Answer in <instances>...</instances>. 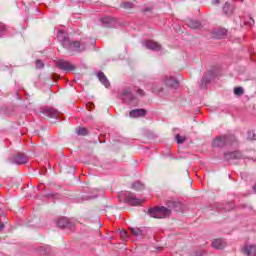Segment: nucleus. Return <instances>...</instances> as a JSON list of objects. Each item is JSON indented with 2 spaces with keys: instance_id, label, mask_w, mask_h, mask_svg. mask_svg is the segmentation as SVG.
Masks as SVG:
<instances>
[{
  "instance_id": "22",
  "label": "nucleus",
  "mask_w": 256,
  "mask_h": 256,
  "mask_svg": "<svg viewBox=\"0 0 256 256\" xmlns=\"http://www.w3.org/2000/svg\"><path fill=\"white\" fill-rule=\"evenodd\" d=\"M119 234H120V239H122V241H127L129 239V234H127V231L120 230Z\"/></svg>"
},
{
  "instance_id": "9",
  "label": "nucleus",
  "mask_w": 256,
  "mask_h": 256,
  "mask_svg": "<svg viewBox=\"0 0 256 256\" xmlns=\"http://www.w3.org/2000/svg\"><path fill=\"white\" fill-rule=\"evenodd\" d=\"M28 159H27V156H25V154H21V153H18L15 157H14V162L17 164V165H23L25 163H27Z\"/></svg>"
},
{
  "instance_id": "18",
  "label": "nucleus",
  "mask_w": 256,
  "mask_h": 256,
  "mask_svg": "<svg viewBox=\"0 0 256 256\" xmlns=\"http://www.w3.org/2000/svg\"><path fill=\"white\" fill-rule=\"evenodd\" d=\"M227 35V30L226 29H221L218 32H215L214 37L216 39H223Z\"/></svg>"
},
{
  "instance_id": "21",
  "label": "nucleus",
  "mask_w": 256,
  "mask_h": 256,
  "mask_svg": "<svg viewBox=\"0 0 256 256\" xmlns=\"http://www.w3.org/2000/svg\"><path fill=\"white\" fill-rule=\"evenodd\" d=\"M239 152H232L230 154H225L226 159H239Z\"/></svg>"
},
{
  "instance_id": "37",
  "label": "nucleus",
  "mask_w": 256,
  "mask_h": 256,
  "mask_svg": "<svg viewBox=\"0 0 256 256\" xmlns=\"http://www.w3.org/2000/svg\"><path fill=\"white\" fill-rule=\"evenodd\" d=\"M203 253H204V252H201L199 255H196V256H203Z\"/></svg>"
},
{
  "instance_id": "4",
  "label": "nucleus",
  "mask_w": 256,
  "mask_h": 256,
  "mask_svg": "<svg viewBox=\"0 0 256 256\" xmlns=\"http://www.w3.org/2000/svg\"><path fill=\"white\" fill-rule=\"evenodd\" d=\"M56 67H58V69H61L62 71H75V66L73 65V63L66 60L56 61Z\"/></svg>"
},
{
  "instance_id": "30",
  "label": "nucleus",
  "mask_w": 256,
  "mask_h": 256,
  "mask_svg": "<svg viewBox=\"0 0 256 256\" xmlns=\"http://www.w3.org/2000/svg\"><path fill=\"white\" fill-rule=\"evenodd\" d=\"M5 33V25L0 23V37Z\"/></svg>"
},
{
  "instance_id": "34",
  "label": "nucleus",
  "mask_w": 256,
  "mask_h": 256,
  "mask_svg": "<svg viewBox=\"0 0 256 256\" xmlns=\"http://www.w3.org/2000/svg\"><path fill=\"white\" fill-rule=\"evenodd\" d=\"M159 91H161V89H159V90L153 89V90H152L153 93H159Z\"/></svg>"
},
{
  "instance_id": "27",
  "label": "nucleus",
  "mask_w": 256,
  "mask_h": 256,
  "mask_svg": "<svg viewBox=\"0 0 256 256\" xmlns=\"http://www.w3.org/2000/svg\"><path fill=\"white\" fill-rule=\"evenodd\" d=\"M78 135H87V128H79L77 130Z\"/></svg>"
},
{
  "instance_id": "7",
  "label": "nucleus",
  "mask_w": 256,
  "mask_h": 256,
  "mask_svg": "<svg viewBox=\"0 0 256 256\" xmlns=\"http://www.w3.org/2000/svg\"><path fill=\"white\" fill-rule=\"evenodd\" d=\"M145 115H147V111L145 109H135L129 113V116L132 118L145 117Z\"/></svg>"
},
{
  "instance_id": "13",
  "label": "nucleus",
  "mask_w": 256,
  "mask_h": 256,
  "mask_svg": "<svg viewBox=\"0 0 256 256\" xmlns=\"http://www.w3.org/2000/svg\"><path fill=\"white\" fill-rule=\"evenodd\" d=\"M98 79H99V81H101V83H103L106 86V88L110 87L111 84L109 83L107 76H105V74L103 72L98 73Z\"/></svg>"
},
{
  "instance_id": "15",
  "label": "nucleus",
  "mask_w": 256,
  "mask_h": 256,
  "mask_svg": "<svg viewBox=\"0 0 256 256\" xmlns=\"http://www.w3.org/2000/svg\"><path fill=\"white\" fill-rule=\"evenodd\" d=\"M164 83L168 85V87H179V82L175 80V78L170 77L168 80H165Z\"/></svg>"
},
{
  "instance_id": "26",
  "label": "nucleus",
  "mask_w": 256,
  "mask_h": 256,
  "mask_svg": "<svg viewBox=\"0 0 256 256\" xmlns=\"http://www.w3.org/2000/svg\"><path fill=\"white\" fill-rule=\"evenodd\" d=\"M176 141L177 143L181 144V143H185V136H181V135H177L176 136Z\"/></svg>"
},
{
  "instance_id": "8",
  "label": "nucleus",
  "mask_w": 256,
  "mask_h": 256,
  "mask_svg": "<svg viewBox=\"0 0 256 256\" xmlns=\"http://www.w3.org/2000/svg\"><path fill=\"white\" fill-rule=\"evenodd\" d=\"M147 49H151L152 51H160L161 45L153 40L146 41Z\"/></svg>"
},
{
  "instance_id": "14",
  "label": "nucleus",
  "mask_w": 256,
  "mask_h": 256,
  "mask_svg": "<svg viewBox=\"0 0 256 256\" xmlns=\"http://www.w3.org/2000/svg\"><path fill=\"white\" fill-rule=\"evenodd\" d=\"M57 225L58 227H60V229H65V227H69V219L67 218H60L57 221Z\"/></svg>"
},
{
  "instance_id": "16",
  "label": "nucleus",
  "mask_w": 256,
  "mask_h": 256,
  "mask_svg": "<svg viewBox=\"0 0 256 256\" xmlns=\"http://www.w3.org/2000/svg\"><path fill=\"white\" fill-rule=\"evenodd\" d=\"M167 207L169 209H175L176 211H179V207H181L180 202H175V201H168L167 202Z\"/></svg>"
},
{
  "instance_id": "25",
  "label": "nucleus",
  "mask_w": 256,
  "mask_h": 256,
  "mask_svg": "<svg viewBox=\"0 0 256 256\" xmlns=\"http://www.w3.org/2000/svg\"><path fill=\"white\" fill-rule=\"evenodd\" d=\"M248 139H250V141H255L256 140L255 132L249 131L248 132Z\"/></svg>"
},
{
  "instance_id": "20",
  "label": "nucleus",
  "mask_w": 256,
  "mask_h": 256,
  "mask_svg": "<svg viewBox=\"0 0 256 256\" xmlns=\"http://www.w3.org/2000/svg\"><path fill=\"white\" fill-rule=\"evenodd\" d=\"M130 231L134 237H141L143 235V231L139 228H130Z\"/></svg>"
},
{
  "instance_id": "28",
  "label": "nucleus",
  "mask_w": 256,
  "mask_h": 256,
  "mask_svg": "<svg viewBox=\"0 0 256 256\" xmlns=\"http://www.w3.org/2000/svg\"><path fill=\"white\" fill-rule=\"evenodd\" d=\"M36 67H37V69H43V67H45V64L43 63V61L37 60Z\"/></svg>"
},
{
  "instance_id": "31",
  "label": "nucleus",
  "mask_w": 256,
  "mask_h": 256,
  "mask_svg": "<svg viewBox=\"0 0 256 256\" xmlns=\"http://www.w3.org/2000/svg\"><path fill=\"white\" fill-rule=\"evenodd\" d=\"M95 107V104L91 103V102H88L86 104V108L88 109V111H91V109H93Z\"/></svg>"
},
{
  "instance_id": "5",
  "label": "nucleus",
  "mask_w": 256,
  "mask_h": 256,
  "mask_svg": "<svg viewBox=\"0 0 256 256\" xmlns=\"http://www.w3.org/2000/svg\"><path fill=\"white\" fill-rule=\"evenodd\" d=\"M102 27H117V20L109 16H105L101 19Z\"/></svg>"
},
{
  "instance_id": "35",
  "label": "nucleus",
  "mask_w": 256,
  "mask_h": 256,
  "mask_svg": "<svg viewBox=\"0 0 256 256\" xmlns=\"http://www.w3.org/2000/svg\"><path fill=\"white\" fill-rule=\"evenodd\" d=\"M3 227H5V225L2 222H0V231L1 229H3Z\"/></svg>"
},
{
  "instance_id": "12",
  "label": "nucleus",
  "mask_w": 256,
  "mask_h": 256,
  "mask_svg": "<svg viewBox=\"0 0 256 256\" xmlns=\"http://www.w3.org/2000/svg\"><path fill=\"white\" fill-rule=\"evenodd\" d=\"M227 244L225 243V241H223V239H215L212 241V247L214 249H224V247Z\"/></svg>"
},
{
  "instance_id": "33",
  "label": "nucleus",
  "mask_w": 256,
  "mask_h": 256,
  "mask_svg": "<svg viewBox=\"0 0 256 256\" xmlns=\"http://www.w3.org/2000/svg\"><path fill=\"white\" fill-rule=\"evenodd\" d=\"M229 8V4H225L224 8H223V11L224 13H227V9Z\"/></svg>"
},
{
  "instance_id": "36",
  "label": "nucleus",
  "mask_w": 256,
  "mask_h": 256,
  "mask_svg": "<svg viewBox=\"0 0 256 256\" xmlns=\"http://www.w3.org/2000/svg\"><path fill=\"white\" fill-rule=\"evenodd\" d=\"M213 4H214V5L219 4V0H214V1H213Z\"/></svg>"
},
{
  "instance_id": "29",
  "label": "nucleus",
  "mask_w": 256,
  "mask_h": 256,
  "mask_svg": "<svg viewBox=\"0 0 256 256\" xmlns=\"http://www.w3.org/2000/svg\"><path fill=\"white\" fill-rule=\"evenodd\" d=\"M235 95H243V88L242 87H237L234 89Z\"/></svg>"
},
{
  "instance_id": "1",
  "label": "nucleus",
  "mask_w": 256,
  "mask_h": 256,
  "mask_svg": "<svg viewBox=\"0 0 256 256\" xmlns=\"http://www.w3.org/2000/svg\"><path fill=\"white\" fill-rule=\"evenodd\" d=\"M57 38L58 41L62 43L63 47H65V49H69L70 51H77L78 53H81V51H85L86 49L85 43L78 41L71 42L69 37H67V34L61 30L59 31Z\"/></svg>"
},
{
  "instance_id": "2",
  "label": "nucleus",
  "mask_w": 256,
  "mask_h": 256,
  "mask_svg": "<svg viewBox=\"0 0 256 256\" xmlns=\"http://www.w3.org/2000/svg\"><path fill=\"white\" fill-rule=\"evenodd\" d=\"M150 217L154 219H165V217H169L171 215V209H167L166 207H155L149 209Z\"/></svg>"
},
{
  "instance_id": "23",
  "label": "nucleus",
  "mask_w": 256,
  "mask_h": 256,
  "mask_svg": "<svg viewBox=\"0 0 256 256\" xmlns=\"http://www.w3.org/2000/svg\"><path fill=\"white\" fill-rule=\"evenodd\" d=\"M200 23L197 22V21H190L188 23V26L191 28V29H197L198 27H200Z\"/></svg>"
},
{
  "instance_id": "11",
  "label": "nucleus",
  "mask_w": 256,
  "mask_h": 256,
  "mask_svg": "<svg viewBox=\"0 0 256 256\" xmlns=\"http://www.w3.org/2000/svg\"><path fill=\"white\" fill-rule=\"evenodd\" d=\"M120 99L123 101H131L133 99V94H131V90L124 89L120 95Z\"/></svg>"
},
{
  "instance_id": "19",
  "label": "nucleus",
  "mask_w": 256,
  "mask_h": 256,
  "mask_svg": "<svg viewBox=\"0 0 256 256\" xmlns=\"http://www.w3.org/2000/svg\"><path fill=\"white\" fill-rule=\"evenodd\" d=\"M132 189H134V191H143V189H145V186L141 182H135L134 184H132Z\"/></svg>"
},
{
  "instance_id": "3",
  "label": "nucleus",
  "mask_w": 256,
  "mask_h": 256,
  "mask_svg": "<svg viewBox=\"0 0 256 256\" xmlns=\"http://www.w3.org/2000/svg\"><path fill=\"white\" fill-rule=\"evenodd\" d=\"M125 198L126 203H129V205H143L144 200H141L139 198H136L134 194L130 192H122L119 194V199Z\"/></svg>"
},
{
  "instance_id": "24",
  "label": "nucleus",
  "mask_w": 256,
  "mask_h": 256,
  "mask_svg": "<svg viewBox=\"0 0 256 256\" xmlns=\"http://www.w3.org/2000/svg\"><path fill=\"white\" fill-rule=\"evenodd\" d=\"M123 9H131L133 7V3L131 2H123L122 3Z\"/></svg>"
},
{
  "instance_id": "10",
  "label": "nucleus",
  "mask_w": 256,
  "mask_h": 256,
  "mask_svg": "<svg viewBox=\"0 0 256 256\" xmlns=\"http://www.w3.org/2000/svg\"><path fill=\"white\" fill-rule=\"evenodd\" d=\"M227 143V137L219 136L213 141V147H223Z\"/></svg>"
},
{
  "instance_id": "6",
  "label": "nucleus",
  "mask_w": 256,
  "mask_h": 256,
  "mask_svg": "<svg viewBox=\"0 0 256 256\" xmlns=\"http://www.w3.org/2000/svg\"><path fill=\"white\" fill-rule=\"evenodd\" d=\"M242 253L247 256H255L256 255V246L255 245H247L242 248Z\"/></svg>"
},
{
  "instance_id": "17",
  "label": "nucleus",
  "mask_w": 256,
  "mask_h": 256,
  "mask_svg": "<svg viewBox=\"0 0 256 256\" xmlns=\"http://www.w3.org/2000/svg\"><path fill=\"white\" fill-rule=\"evenodd\" d=\"M45 115H47L48 117H58L59 113L53 109V108H48L44 111Z\"/></svg>"
},
{
  "instance_id": "32",
  "label": "nucleus",
  "mask_w": 256,
  "mask_h": 256,
  "mask_svg": "<svg viewBox=\"0 0 256 256\" xmlns=\"http://www.w3.org/2000/svg\"><path fill=\"white\" fill-rule=\"evenodd\" d=\"M137 93L140 95V97H143V95H145V92L141 89H138Z\"/></svg>"
}]
</instances>
